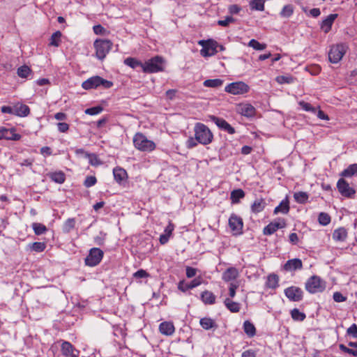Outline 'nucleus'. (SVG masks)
Masks as SVG:
<instances>
[{
	"mask_svg": "<svg viewBox=\"0 0 357 357\" xmlns=\"http://www.w3.org/2000/svg\"><path fill=\"white\" fill-rule=\"evenodd\" d=\"M196 140L202 145H208L213 142V135L211 130L202 123H196L194 127Z\"/></svg>",
	"mask_w": 357,
	"mask_h": 357,
	"instance_id": "nucleus-1",
	"label": "nucleus"
},
{
	"mask_svg": "<svg viewBox=\"0 0 357 357\" xmlns=\"http://www.w3.org/2000/svg\"><path fill=\"white\" fill-rule=\"evenodd\" d=\"M135 148L143 152H151L156 149L155 143L142 132H137L132 139Z\"/></svg>",
	"mask_w": 357,
	"mask_h": 357,
	"instance_id": "nucleus-2",
	"label": "nucleus"
},
{
	"mask_svg": "<svg viewBox=\"0 0 357 357\" xmlns=\"http://www.w3.org/2000/svg\"><path fill=\"white\" fill-rule=\"evenodd\" d=\"M113 47V43L108 39H96L93 42V47L95 49L96 57L102 61L109 53Z\"/></svg>",
	"mask_w": 357,
	"mask_h": 357,
	"instance_id": "nucleus-3",
	"label": "nucleus"
},
{
	"mask_svg": "<svg viewBox=\"0 0 357 357\" xmlns=\"http://www.w3.org/2000/svg\"><path fill=\"white\" fill-rule=\"evenodd\" d=\"M113 82L107 79H105L100 76H93L85 80L82 86L84 89H93L98 87L109 89L113 86Z\"/></svg>",
	"mask_w": 357,
	"mask_h": 357,
	"instance_id": "nucleus-4",
	"label": "nucleus"
},
{
	"mask_svg": "<svg viewBox=\"0 0 357 357\" xmlns=\"http://www.w3.org/2000/svg\"><path fill=\"white\" fill-rule=\"evenodd\" d=\"M164 59L160 56H155L143 65V72L146 73H155L162 71L164 69Z\"/></svg>",
	"mask_w": 357,
	"mask_h": 357,
	"instance_id": "nucleus-5",
	"label": "nucleus"
},
{
	"mask_svg": "<svg viewBox=\"0 0 357 357\" xmlns=\"http://www.w3.org/2000/svg\"><path fill=\"white\" fill-rule=\"evenodd\" d=\"M305 289L311 294L322 292L326 289V282L319 276L314 275L306 282Z\"/></svg>",
	"mask_w": 357,
	"mask_h": 357,
	"instance_id": "nucleus-6",
	"label": "nucleus"
},
{
	"mask_svg": "<svg viewBox=\"0 0 357 357\" xmlns=\"http://www.w3.org/2000/svg\"><path fill=\"white\" fill-rule=\"evenodd\" d=\"M198 44L202 47L200 51L202 56H211L218 52V43L213 39L202 40L198 42Z\"/></svg>",
	"mask_w": 357,
	"mask_h": 357,
	"instance_id": "nucleus-7",
	"label": "nucleus"
},
{
	"mask_svg": "<svg viewBox=\"0 0 357 357\" xmlns=\"http://www.w3.org/2000/svg\"><path fill=\"white\" fill-rule=\"evenodd\" d=\"M346 46L343 44H338L331 47L328 52V58L331 63H338L346 53Z\"/></svg>",
	"mask_w": 357,
	"mask_h": 357,
	"instance_id": "nucleus-8",
	"label": "nucleus"
},
{
	"mask_svg": "<svg viewBox=\"0 0 357 357\" xmlns=\"http://www.w3.org/2000/svg\"><path fill=\"white\" fill-rule=\"evenodd\" d=\"M103 255V252L100 248H91L85 259V264L89 266H97L102 259Z\"/></svg>",
	"mask_w": 357,
	"mask_h": 357,
	"instance_id": "nucleus-9",
	"label": "nucleus"
},
{
	"mask_svg": "<svg viewBox=\"0 0 357 357\" xmlns=\"http://www.w3.org/2000/svg\"><path fill=\"white\" fill-rule=\"evenodd\" d=\"M337 188L340 193L347 198H352L356 190L349 186V184L344 178H340L337 183Z\"/></svg>",
	"mask_w": 357,
	"mask_h": 357,
	"instance_id": "nucleus-10",
	"label": "nucleus"
},
{
	"mask_svg": "<svg viewBox=\"0 0 357 357\" xmlns=\"http://www.w3.org/2000/svg\"><path fill=\"white\" fill-rule=\"evenodd\" d=\"M203 283V280L201 277H197L187 283L184 280L179 281L178 283V289L182 292H186L189 289H192Z\"/></svg>",
	"mask_w": 357,
	"mask_h": 357,
	"instance_id": "nucleus-11",
	"label": "nucleus"
},
{
	"mask_svg": "<svg viewBox=\"0 0 357 357\" xmlns=\"http://www.w3.org/2000/svg\"><path fill=\"white\" fill-rule=\"evenodd\" d=\"M229 225L234 234L242 233L243 222V220L235 214H232L229 219Z\"/></svg>",
	"mask_w": 357,
	"mask_h": 357,
	"instance_id": "nucleus-12",
	"label": "nucleus"
},
{
	"mask_svg": "<svg viewBox=\"0 0 357 357\" xmlns=\"http://www.w3.org/2000/svg\"><path fill=\"white\" fill-rule=\"evenodd\" d=\"M285 296L292 301H299L303 298V291L297 287H290L284 290Z\"/></svg>",
	"mask_w": 357,
	"mask_h": 357,
	"instance_id": "nucleus-13",
	"label": "nucleus"
},
{
	"mask_svg": "<svg viewBox=\"0 0 357 357\" xmlns=\"http://www.w3.org/2000/svg\"><path fill=\"white\" fill-rule=\"evenodd\" d=\"M210 119L220 129L228 132L229 134H234L235 132L234 128L225 119L215 116H210Z\"/></svg>",
	"mask_w": 357,
	"mask_h": 357,
	"instance_id": "nucleus-14",
	"label": "nucleus"
},
{
	"mask_svg": "<svg viewBox=\"0 0 357 357\" xmlns=\"http://www.w3.org/2000/svg\"><path fill=\"white\" fill-rule=\"evenodd\" d=\"M285 223L282 222H272L264 228L263 233L264 235H271L278 229L283 228Z\"/></svg>",
	"mask_w": 357,
	"mask_h": 357,
	"instance_id": "nucleus-15",
	"label": "nucleus"
},
{
	"mask_svg": "<svg viewBox=\"0 0 357 357\" xmlns=\"http://www.w3.org/2000/svg\"><path fill=\"white\" fill-rule=\"evenodd\" d=\"M174 230V225L169 221L167 226L165 227L164 233L162 234L160 236V243L162 245L166 244L170 238V236L172 235V232Z\"/></svg>",
	"mask_w": 357,
	"mask_h": 357,
	"instance_id": "nucleus-16",
	"label": "nucleus"
},
{
	"mask_svg": "<svg viewBox=\"0 0 357 357\" xmlns=\"http://www.w3.org/2000/svg\"><path fill=\"white\" fill-rule=\"evenodd\" d=\"M302 267L303 264L300 259H289L284 265V269L287 271H293L301 269Z\"/></svg>",
	"mask_w": 357,
	"mask_h": 357,
	"instance_id": "nucleus-17",
	"label": "nucleus"
},
{
	"mask_svg": "<svg viewBox=\"0 0 357 357\" xmlns=\"http://www.w3.org/2000/svg\"><path fill=\"white\" fill-rule=\"evenodd\" d=\"M159 331L165 335L170 336L174 334L175 331V327L172 322L164 321L162 322L159 326Z\"/></svg>",
	"mask_w": 357,
	"mask_h": 357,
	"instance_id": "nucleus-18",
	"label": "nucleus"
},
{
	"mask_svg": "<svg viewBox=\"0 0 357 357\" xmlns=\"http://www.w3.org/2000/svg\"><path fill=\"white\" fill-rule=\"evenodd\" d=\"M13 111L14 115L20 117L27 116L30 113V109L27 105L19 103L13 105Z\"/></svg>",
	"mask_w": 357,
	"mask_h": 357,
	"instance_id": "nucleus-19",
	"label": "nucleus"
},
{
	"mask_svg": "<svg viewBox=\"0 0 357 357\" xmlns=\"http://www.w3.org/2000/svg\"><path fill=\"white\" fill-rule=\"evenodd\" d=\"M337 16V15L336 14H331L322 21L321 29L324 33H328L331 29V26Z\"/></svg>",
	"mask_w": 357,
	"mask_h": 357,
	"instance_id": "nucleus-20",
	"label": "nucleus"
},
{
	"mask_svg": "<svg viewBox=\"0 0 357 357\" xmlns=\"http://www.w3.org/2000/svg\"><path fill=\"white\" fill-rule=\"evenodd\" d=\"M200 298L205 305H213L215 303L216 296L213 292L205 290L201 294Z\"/></svg>",
	"mask_w": 357,
	"mask_h": 357,
	"instance_id": "nucleus-21",
	"label": "nucleus"
},
{
	"mask_svg": "<svg viewBox=\"0 0 357 357\" xmlns=\"http://www.w3.org/2000/svg\"><path fill=\"white\" fill-rule=\"evenodd\" d=\"M113 174L115 181L119 183H121L128 178V174L126 171L124 169L119 167H115L113 169Z\"/></svg>",
	"mask_w": 357,
	"mask_h": 357,
	"instance_id": "nucleus-22",
	"label": "nucleus"
},
{
	"mask_svg": "<svg viewBox=\"0 0 357 357\" xmlns=\"http://www.w3.org/2000/svg\"><path fill=\"white\" fill-rule=\"evenodd\" d=\"M347 236V231L344 227H339L333 233V239L335 241L343 242L346 240Z\"/></svg>",
	"mask_w": 357,
	"mask_h": 357,
	"instance_id": "nucleus-23",
	"label": "nucleus"
},
{
	"mask_svg": "<svg viewBox=\"0 0 357 357\" xmlns=\"http://www.w3.org/2000/svg\"><path fill=\"white\" fill-rule=\"evenodd\" d=\"M74 347L71 343L64 341L61 344L62 354L66 357H77V355L73 354Z\"/></svg>",
	"mask_w": 357,
	"mask_h": 357,
	"instance_id": "nucleus-24",
	"label": "nucleus"
},
{
	"mask_svg": "<svg viewBox=\"0 0 357 357\" xmlns=\"http://www.w3.org/2000/svg\"><path fill=\"white\" fill-rule=\"evenodd\" d=\"M238 275V270L235 268H227L222 274V280L225 282L234 280Z\"/></svg>",
	"mask_w": 357,
	"mask_h": 357,
	"instance_id": "nucleus-25",
	"label": "nucleus"
},
{
	"mask_svg": "<svg viewBox=\"0 0 357 357\" xmlns=\"http://www.w3.org/2000/svg\"><path fill=\"white\" fill-rule=\"evenodd\" d=\"M201 326L205 330H210L212 328H217L218 325L215 321L210 317L202 318L199 321Z\"/></svg>",
	"mask_w": 357,
	"mask_h": 357,
	"instance_id": "nucleus-26",
	"label": "nucleus"
},
{
	"mask_svg": "<svg viewBox=\"0 0 357 357\" xmlns=\"http://www.w3.org/2000/svg\"><path fill=\"white\" fill-rule=\"evenodd\" d=\"M48 176L52 181L59 184L64 183L66 180L65 174L61 171L51 172L48 174Z\"/></svg>",
	"mask_w": 357,
	"mask_h": 357,
	"instance_id": "nucleus-27",
	"label": "nucleus"
},
{
	"mask_svg": "<svg viewBox=\"0 0 357 357\" xmlns=\"http://www.w3.org/2000/svg\"><path fill=\"white\" fill-rule=\"evenodd\" d=\"M289 211V201L286 199L282 200L280 204L275 208L274 213L278 214L279 213L287 214Z\"/></svg>",
	"mask_w": 357,
	"mask_h": 357,
	"instance_id": "nucleus-28",
	"label": "nucleus"
},
{
	"mask_svg": "<svg viewBox=\"0 0 357 357\" xmlns=\"http://www.w3.org/2000/svg\"><path fill=\"white\" fill-rule=\"evenodd\" d=\"M124 63L133 69H136L139 67L143 70L144 63L135 58L128 57L124 60Z\"/></svg>",
	"mask_w": 357,
	"mask_h": 357,
	"instance_id": "nucleus-29",
	"label": "nucleus"
},
{
	"mask_svg": "<svg viewBox=\"0 0 357 357\" xmlns=\"http://www.w3.org/2000/svg\"><path fill=\"white\" fill-rule=\"evenodd\" d=\"M62 33L60 31H56L52 33L50 39V46L59 47L61 43Z\"/></svg>",
	"mask_w": 357,
	"mask_h": 357,
	"instance_id": "nucleus-30",
	"label": "nucleus"
},
{
	"mask_svg": "<svg viewBox=\"0 0 357 357\" xmlns=\"http://www.w3.org/2000/svg\"><path fill=\"white\" fill-rule=\"evenodd\" d=\"M224 81L221 79H206L203 84L208 88H218L222 86Z\"/></svg>",
	"mask_w": 357,
	"mask_h": 357,
	"instance_id": "nucleus-31",
	"label": "nucleus"
},
{
	"mask_svg": "<svg viewBox=\"0 0 357 357\" xmlns=\"http://www.w3.org/2000/svg\"><path fill=\"white\" fill-rule=\"evenodd\" d=\"M266 206V202L262 199H259L255 201L251 206V209L254 213H259L264 210Z\"/></svg>",
	"mask_w": 357,
	"mask_h": 357,
	"instance_id": "nucleus-32",
	"label": "nucleus"
},
{
	"mask_svg": "<svg viewBox=\"0 0 357 357\" xmlns=\"http://www.w3.org/2000/svg\"><path fill=\"white\" fill-rule=\"evenodd\" d=\"M357 173V164L350 165L347 169H345L342 173L341 176L344 177H351Z\"/></svg>",
	"mask_w": 357,
	"mask_h": 357,
	"instance_id": "nucleus-33",
	"label": "nucleus"
},
{
	"mask_svg": "<svg viewBox=\"0 0 357 357\" xmlns=\"http://www.w3.org/2000/svg\"><path fill=\"white\" fill-rule=\"evenodd\" d=\"M225 305L231 312H237L240 310V305L238 303L232 301L229 298H226L224 301Z\"/></svg>",
	"mask_w": 357,
	"mask_h": 357,
	"instance_id": "nucleus-34",
	"label": "nucleus"
},
{
	"mask_svg": "<svg viewBox=\"0 0 357 357\" xmlns=\"http://www.w3.org/2000/svg\"><path fill=\"white\" fill-rule=\"evenodd\" d=\"M308 194L305 192H297L294 195V198L299 204H305L308 199Z\"/></svg>",
	"mask_w": 357,
	"mask_h": 357,
	"instance_id": "nucleus-35",
	"label": "nucleus"
},
{
	"mask_svg": "<svg viewBox=\"0 0 357 357\" xmlns=\"http://www.w3.org/2000/svg\"><path fill=\"white\" fill-rule=\"evenodd\" d=\"M264 0H252L250 6L252 10L263 11L264 10Z\"/></svg>",
	"mask_w": 357,
	"mask_h": 357,
	"instance_id": "nucleus-36",
	"label": "nucleus"
},
{
	"mask_svg": "<svg viewBox=\"0 0 357 357\" xmlns=\"http://www.w3.org/2000/svg\"><path fill=\"white\" fill-rule=\"evenodd\" d=\"M32 228L36 235H41L47 231L45 225L38 222H33L32 224Z\"/></svg>",
	"mask_w": 357,
	"mask_h": 357,
	"instance_id": "nucleus-37",
	"label": "nucleus"
},
{
	"mask_svg": "<svg viewBox=\"0 0 357 357\" xmlns=\"http://www.w3.org/2000/svg\"><path fill=\"white\" fill-rule=\"evenodd\" d=\"M245 195L244 191L241 189L234 190L231 193V199L232 203H238L239 199L243 198Z\"/></svg>",
	"mask_w": 357,
	"mask_h": 357,
	"instance_id": "nucleus-38",
	"label": "nucleus"
},
{
	"mask_svg": "<svg viewBox=\"0 0 357 357\" xmlns=\"http://www.w3.org/2000/svg\"><path fill=\"white\" fill-rule=\"evenodd\" d=\"M266 285L271 289H275L278 285V277L277 275L271 274L268 276Z\"/></svg>",
	"mask_w": 357,
	"mask_h": 357,
	"instance_id": "nucleus-39",
	"label": "nucleus"
},
{
	"mask_svg": "<svg viewBox=\"0 0 357 357\" xmlns=\"http://www.w3.org/2000/svg\"><path fill=\"white\" fill-rule=\"evenodd\" d=\"M30 249L36 252H41L46 248V243L44 242H34L29 245Z\"/></svg>",
	"mask_w": 357,
	"mask_h": 357,
	"instance_id": "nucleus-40",
	"label": "nucleus"
},
{
	"mask_svg": "<svg viewBox=\"0 0 357 357\" xmlns=\"http://www.w3.org/2000/svg\"><path fill=\"white\" fill-rule=\"evenodd\" d=\"M8 134H6L9 138H6V140H12V141H18L21 139L22 136L20 134L16 133V129L15 128H12L10 129H8Z\"/></svg>",
	"mask_w": 357,
	"mask_h": 357,
	"instance_id": "nucleus-41",
	"label": "nucleus"
},
{
	"mask_svg": "<svg viewBox=\"0 0 357 357\" xmlns=\"http://www.w3.org/2000/svg\"><path fill=\"white\" fill-rule=\"evenodd\" d=\"M248 45L255 50H263L266 47V45L265 43H260L257 40L252 39L250 40Z\"/></svg>",
	"mask_w": 357,
	"mask_h": 357,
	"instance_id": "nucleus-42",
	"label": "nucleus"
},
{
	"mask_svg": "<svg viewBox=\"0 0 357 357\" xmlns=\"http://www.w3.org/2000/svg\"><path fill=\"white\" fill-rule=\"evenodd\" d=\"M31 70L27 66H22L17 69V75L22 78H26L31 73Z\"/></svg>",
	"mask_w": 357,
	"mask_h": 357,
	"instance_id": "nucleus-43",
	"label": "nucleus"
},
{
	"mask_svg": "<svg viewBox=\"0 0 357 357\" xmlns=\"http://www.w3.org/2000/svg\"><path fill=\"white\" fill-rule=\"evenodd\" d=\"M75 226V218H68L64 223L63 230L65 233H69Z\"/></svg>",
	"mask_w": 357,
	"mask_h": 357,
	"instance_id": "nucleus-44",
	"label": "nucleus"
},
{
	"mask_svg": "<svg viewBox=\"0 0 357 357\" xmlns=\"http://www.w3.org/2000/svg\"><path fill=\"white\" fill-rule=\"evenodd\" d=\"M291 317L295 321H303L305 319V314L300 312L299 310L295 308L291 312Z\"/></svg>",
	"mask_w": 357,
	"mask_h": 357,
	"instance_id": "nucleus-45",
	"label": "nucleus"
},
{
	"mask_svg": "<svg viewBox=\"0 0 357 357\" xmlns=\"http://www.w3.org/2000/svg\"><path fill=\"white\" fill-rule=\"evenodd\" d=\"M298 105L301 106L302 109H303L304 111L316 114V112H317L316 107L312 106L310 103L305 102L303 100H301L298 102Z\"/></svg>",
	"mask_w": 357,
	"mask_h": 357,
	"instance_id": "nucleus-46",
	"label": "nucleus"
},
{
	"mask_svg": "<svg viewBox=\"0 0 357 357\" xmlns=\"http://www.w3.org/2000/svg\"><path fill=\"white\" fill-rule=\"evenodd\" d=\"M294 13V8L291 5H286L280 12V15L283 17H289Z\"/></svg>",
	"mask_w": 357,
	"mask_h": 357,
	"instance_id": "nucleus-47",
	"label": "nucleus"
},
{
	"mask_svg": "<svg viewBox=\"0 0 357 357\" xmlns=\"http://www.w3.org/2000/svg\"><path fill=\"white\" fill-rule=\"evenodd\" d=\"M102 110H103V107L102 106H100V105H98V106H96V107L87 108L84 111V112L86 114L93 116V115H96V114H100V112H102Z\"/></svg>",
	"mask_w": 357,
	"mask_h": 357,
	"instance_id": "nucleus-48",
	"label": "nucleus"
},
{
	"mask_svg": "<svg viewBox=\"0 0 357 357\" xmlns=\"http://www.w3.org/2000/svg\"><path fill=\"white\" fill-rule=\"evenodd\" d=\"M319 222L324 226L328 225L331 222V217L328 213H321L318 218Z\"/></svg>",
	"mask_w": 357,
	"mask_h": 357,
	"instance_id": "nucleus-49",
	"label": "nucleus"
},
{
	"mask_svg": "<svg viewBox=\"0 0 357 357\" xmlns=\"http://www.w3.org/2000/svg\"><path fill=\"white\" fill-rule=\"evenodd\" d=\"M245 84L242 82H232L225 87V89H243Z\"/></svg>",
	"mask_w": 357,
	"mask_h": 357,
	"instance_id": "nucleus-50",
	"label": "nucleus"
},
{
	"mask_svg": "<svg viewBox=\"0 0 357 357\" xmlns=\"http://www.w3.org/2000/svg\"><path fill=\"white\" fill-rule=\"evenodd\" d=\"M97 183V179L94 176H88L85 178L84 182V185L86 188H90L93 186Z\"/></svg>",
	"mask_w": 357,
	"mask_h": 357,
	"instance_id": "nucleus-51",
	"label": "nucleus"
},
{
	"mask_svg": "<svg viewBox=\"0 0 357 357\" xmlns=\"http://www.w3.org/2000/svg\"><path fill=\"white\" fill-rule=\"evenodd\" d=\"M256 334V328L255 326L247 321V336L253 337Z\"/></svg>",
	"mask_w": 357,
	"mask_h": 357,
	"instance_id": "nucleus-52",
	"label": "nucleus"
},
{
	"mask_svg": "<svg viewBox=\"0 0 357 357\" xmlns=\"http://www.w3.org/2000/svg\"><path fill=\"white\" fill-rule=\"evenodd\" d=\"M197 269L191 266H186L185 274L188 278H192L196 275Z\"/></svg>",
	"mask_w": 357,
	"mask_h": 357,
	"instance_id": "nucleus-53",
	"label": "nucleus"
},
{
	"mask_svg": "<svg viewBox=\"0 0 357 357\" xmlns=\"http://www.w3.org/2000/svg\"><path fill=\"white\" fill-rule=\"evenodd\" d=\"M276 81L279 84L290 83L293 81V78L290 76H278L276 77Z\"/></svg>",
	"mask_w": 357,
	"mask_h": 357,
	"instance_id": "nucleus-54",
	"label": "nucleus"
},
{
	"mask_svg": "<svg viewBox=\"0 0 357 357\" xmlns=\"http://www.w3.org/2000/svg\"><path fill=\"white\" fill-rule=\"evenodd\" d=\"M349 335L352 336L354 338L357 339V325L356 324H353L347 331Z\"/></svg>",
	"mask_w": 357,
	"mask_h": 357,
	"instance_id": "nucleus-55",
	"label": "nucleus"
},
{
	"mask_svg": "<svg viewBox=\"0 0 357 357\" xmlns=\"http://www.w3.org/2000/svg\"><path fill=\"white\" fill-rule=\"evenodd\" d=\"M198 143L199 142L196 140L195 137L193 138L190 137L187 139L185 144L188 149H193L197 146Z\"/></svg>",
	"mask_w": 357,
	"mask_h": 357,
	"instance_id": "nucleus-56",
	"label": "nucleus"
},
{
	"mask_svg": "<svg viewBox=\"0 0 357 357\" xmlns=\"http://www.w3.org/2000/svg\"><path fill=\"white\" fill-rule=\"evenodd\" d=\"M149 276V274L143 269L138 270L133 274V277L135 278H146Z\"/></svg>",
	"mask_w": 357,
	"mask_h": 357,
	"instance_id": "nucleus-57",
	"label": "nucleus"
},
{
	"mask_svg": "<svg viewBox=\"0 0 357 357\" xmlns=\"http://www.w3.org/2000/svg\"><path fill=\"white\" fill-rule=\"evenodd\" d=\"M93 30L96 35H105L106 32V29L100 24L93 26Z\"/></svg>",
	"mask_w": 357,
	"mask_h": 357,
	"instance_id": "nucleus-58",
	"label": "nucleus"
},
{
	"mask_svg": "<svg viewBox=\"0 0 357 357\" xmlns=\"http://www.w3.org/2000/svg\"><path fill=\"white\" fill-rule=\"evenodd\" d=\"M333 300L335 302L340 303L344 302L347 300V297L343 296L340 292L336 291L333 294Z\"/></svg>",
	"mask_w": 357,
	"mask_h": 357,
	"instance_id": "nucleus-59",
	"label": "nucleus"
},
{
	"mask_svg": "<svg viewBox=\"0 0 357 357\" xmlns=\"http://www.w3.org/2000/svg\"><path fill=\"white\" fill-rule=\"evenodd\" d=\"M234 19L231 16H227L225 20H220L218 21V24L222 26H227Z\"/></svg>",
	"mask_w": 357,
	"mask_h": 357,
	"instance_id": "nucleus-60",
	"label": "nucleus"
},
{
	"mask_svg": "<svg viewBox=\"0 0 357 357\" xmlns=\"http://www.w3.org/2000/svg\"><path fill=\"white\" fill-rule=\"evenodd\" d=\"M1 112L3 114H10L14 115L13 106L3 105L1 107Z\"/></svg>",
	"mask_w": 357,
	"mask_h": 357,
	"instance_id": "nucleus-61",
	"label": "nucleus"
},
{
	"mask_svg": "<svg viewBox=\"0 0 357 357\" xmlns=\"http://www.w3.org/2000/svg\"><path fill=\"white\" fill-rule=\"evenodd\" d=\"M58 130L61 132H66L69 129V125L66 123H57Z\"/></svg>",
	"mask_w": 357,
	"mask_h": 357,
	"instance_id": "nucleus-62",
	"label": "nucleus"
},
{
	"mask_svg": "<svg viewBox=\"0 0 357 357\" xmlns=\"http://www.w3.org/2000/svg\"><path fill=\"white\" fill-rule=\"evenodd\" d=\"M40 153L44 156H49L52 155V151L50 147L43 146L40 149Z\"/></svg>",
	"mask_w": 357,
	"mask_h": 357,
	"instance_id": "nucleus-63",
	"label": "nucleus"
},
{
	"mask_svg": "<svg viewBox=\"0 0 357 357\" xmlns=\"http://www.w3.org/2000/svg\"><path fill=\"white\" fill-rule=\"evenodd\" d=\"M307 70L311 73L312 75H317L320 72V67L319 66H312L310 67H308Z\"/></svg>",
	"mask_w": 357,
	"mask_h": 357,
	"instance_id": "nucleus-64",
	"label": "nucleus"
}]
</instances>
